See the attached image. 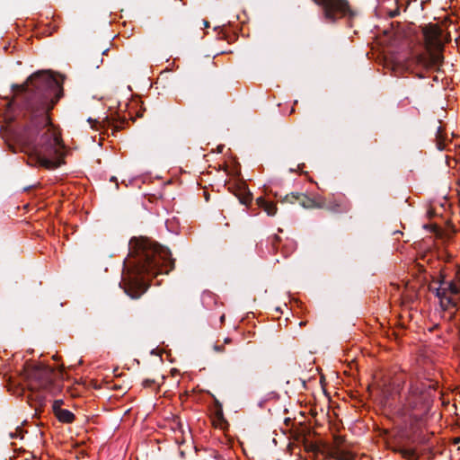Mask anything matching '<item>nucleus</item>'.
<instances>
[{
	"instance_id": "obj_1",
	"label": "nucleus",
	"mask_w": 460,
	"mask_h": 460,
	"mask_svg": "<svg viewBox=\"0 0 460 460\" xmlns=\"http://www.w3.org/2000/svg\"><path fill=\"white\" fill-rule=\"evenodd\" d=\"M61 91V83L49 71H39L31 75L23 84L13 86L16 95L26 93L31 109L36 113L22 133L18 137L22 151L28 156L31 166L56 169L64 161L66 147L59 129L50 121L49 111L59 96L53 94Z\"/></svg>"
},
{
	"instance_id": "obj_2",
	"label": "nucleus",
	"mask_w": 460,
	"mask_h": 460,
	"mask_svg": "<svg viewBox=\"0 0 460 460\" xmlns=\"http://www.w3.org/2000/svg\"><path fill=\"white\" fill-rule=\"evenodd\" d=\"M128 264L131 270L122 279L125 292L132 298H137L146 290L144 276H156L169 273L174 267V261L166 248L151 240L140 238L131 240Z\"/></svg>"
},
{
	"instance_id": "obj_3",
	"label": "nucleus",
	"mask_w": 460,
	"mask_h": 460,
	"mask_svg": "<svg viewBox=\"0 0 460 460\" xmlns=\"http://www.w3.org/2000/svg\"><path fill=\"white\" fill-rule=\"evenodd\" d=\"M424 50L412 53L404 61L406 70L423 77V73L438 69L443 63V51L447 42L450 40L449 33L438 24H429L422 28Z\"/></svg>"
},
{
	"instance_id": "obj_4",
	"label": "nucleus",
	"mask_w": 460,
	"mask_h": 460,
	"mask_svg": "<svg viewBox=\"0 0 460 460\" xmlns=\"http://www.w3.org/2000/svg\"><path fill=\"white\" fill-rule=\"evenodd\" d=\"M57 376L53 368L32 363H27L22 371L28 388L32 392L44 393V399L61 393L62 385L56 381Z\"/></svg>"
},
{
	"instance_id": "obj_5",
	"label": "nucleus",
	"mask_w": 460,
	"mask_h": 460,
	"mask_svg": "<svg viewBox=\"0 0 460 460\" xmlns=\"http://www.w3.org/2000/svg\"><path fill=\"white\" fill-rule=\"evenodd\" d=\"M438 286L432 288L436 290V296L443 310H448L460 305V270L451 280H440Z\"/></svg>"
},
{
	"instance_id": "obj_6",
	"label": "nucleus",
	"mask_w": 460,
	"mask_h": 460,
	"mask_svg": "<svg viewBox=\"0 0 460 460\" xmlns=\"http://www.w3.org/2000/svg\"><path fill=\"white\" fill-rule=\"evenodd\" d=\"M305 448L308 451L314 452L315 456L319 454L326 456L334 460H351L353 456H348L345 451V438L341 435L333 436V444L332 447L322 442H306Z\"/></svg>"
},
{
	"instance_id": "obj_7",
	"label": "nucleus",
	"mask_w": 460,
	"mask_h": 460,
	"mask_svg": "<svg viewBox=\"0 0 460 460\" xmlns=\"http://www.w3.org/2000/svg\"><path fill=\"white\" fill-rule=\"evenodd\" d=\"M321 7L323 19L330 23H335L345 17H351L354 13L348 0H313Z\"/></svg>"
},
{
	"instance_id": "obj_8",
	"label": "nucleus",
	"mask_w": 460,
	"mask_h": 460,
	"mask_svg": "<svg viewBox=\"0 0 460 460\" xmlns=\"http://www.w3.org/2000/svg\"><path fill=\"white\" fill-rule=\"evenodd\" d=\"M350 203L342 193L331 194L320 197V208H324L333 213H347L350 209Z\"/></svg>"
},
{
	"instance_id": "obj_9",
	"label": "nucleus",
	"mask_w": 460,
	"mask_h": 460,
	"mask_svg": "<svg viewBox=\"0 0 460 460\" xmlns=\"http://www.w3.org/2000/svg\"><path fill=\"white\" fill-rule=\"evenodd\" d=\"M285 199L290 203L297 202L305 208H320V197L310 198L304 193H291L287 195Z\"/></svg>"
},
{
	"instance_id": "obj_10",
	"label": "nucleus",
	"mask_w": 460,
	"mask_h": 460,
	"mask_svg": "<svg viewBox=\"0 0 460 460\" xmlns=\"http://www.w3.org/2000/svg\"><path fill=\"white\" fill-rule=\"evenodd\" d=\"M229 189L232 190L233 193L238 198L242 204L245 206L251 204L252 196L244 181H238L234 183H232L229 186Z\"/></svg>"
},
{
	"instance_id": "obj_11",
	"label": "nucleus",
	"mask_w": 460,
	"mask_h": 460,
	"mask_svg": "<svg viewBox=\"0 0 460 460\" xmlns=\"http://www.w3.org/2000/svg\"><path fill=\"white\" fill-rule=\"evenodd\" d=\"M256 204L270 217H273L277 213V205L273 201L267 200L266 199L260 197L256 199Z\"/></svg>"
},
{
	"instance_id": "obj_12",
	"label": "nucleus",
	"mask_w": 460,
	"mask_h": 460,
	"mask_svg": "<svg viewBox=\"0 0 460 460\" xmlns=\"http://www.w3.org/2000/svg\"><path fill=\"white\" fill-rule=\"evenodd\" d=\"M55 416L58 420V421L66 424L72 423L75 419V414L72 411L66 409L58 411V413H57Z\"/></svg>"
},
{
	"instance_id": "obj_13",
	"label": "nucleus",
	"mask_w": 460,
	"mask_h": 460,
	"mask_svg": "<svg viewBox=\"0 0 460 460\" xmlns=\"http://www.w3.org/2000/svg\"><path fill=\"white\" fill-rule=\"evenodd\" d=\"M88 122L91 125V128L95 130L104 129L111 125V119L108 117L103 119L102 121L89 118Z\"/></svg>"
},
{
	"instance_id": "obj_14",
	"label": "nucleus",
	"mask_w": 460,
	"mask_h": 460,
	"mask_svg": "<svg viewBox=\"0 0 460 460\" xmlns=\"http://www.w3.org/2000/svg\"><path fill=\"white\" fill-rule=\"evenodd\" d=\"M62 404H63V401L62 400H55L53 402L52 411H53L54 415L58 413V411L62 410V408H61Z\"/></svg>"
},
{
	"instance_id": "obj_15",
	"label": "nucleus",
	"mask_w": 460,
	"mask_h": 460,
	"mask_svg": "<svg viewBox=\"0 0 460 460\" xmlns=\"http://www.w3.org/2000/svg\"><path fill=\"white\" fill-rule=\"evenodd\" d=\"M402 458H410L414 456V451L411 449H403L401 451Z\"/></svg>"
},
{
	"instance_id": "obj_16",
	"label": "nucleus",
	"mask_w": 460,
	"mask_h": 460,
	"mask_svg": "<svg viewBox=\"0 0 460 460\" xmlns=\"http://www.w3.org/2000/svg\"><path fill=\"white\" fill-rule=\"evenodd\" d=\"M154 383H155V381H154V380H151V379H146V380H144V381H143V385H144L145 387H151V386H152V385H153Z\"/></svg>"
},
{
	"instance_id": "obj_17",
	"label": "nucleus",
	"mask_w": 460,
	"mask_h": 460,
	"mask_svg": "<svg viewBox=\"0 0 460 460\" xmlns=\"http://www.w3.org/2000/svg\"><path fill=\"white\" fill-rule=\"evenodd\" d=\"M411 392L414 394H421L422 389L414 388L413 386L411 387Z\"/></svg>"
},
{
	"instance_id": "obj_18",
	"label": "nucleus",
	"mask_w": 460,
	"mask_h": 460,
	"mask_svg": "<svg viewBox=\"0 0 460 460\" xmlns=\"http://www.w3.org/2000/svg\"><path fill=\"white\" fill-rule=\"evenodd\" d=\"M174 422L177 424L179 431L182 433L183 432L182 426H181L180 420H175Z\"/></svg>"
},
{
	"instance_id": "obj_19",
	"label": "nucleus",
	"mask_w": 460,
	"mask_h": 460,
	"mask_svg": "<svg viewBox=\"0 0 460 460\" xmlns=\"http://www.w3.org/2000/svg\"><path fill=\"white\" fill-rule=\"evenodd\" d=\"M201 22L204 28L209 27V22L208 21L203 20Z\"/></svg>"
},
{
	"instance_id": "obj_20",
	"label": "nucleus",
	"mask_w": 460,
	"mask_h": 460,
	"mask_svg": "<svg viewBox=\"0 0 460 460\" xmlns=\"http://www.w3.org/2000/svg\"><path fill=\"white\" fill-rule=\"evenodd\" d=\"M215 349L217 351H223V349L220 346H217V345L215 346Z\"/></svg>"
},
{
	"instance_id": "obj_21",
	"label": "nucleus",
	"mask_w": 460,
	"mask_h": 460,
	"mask_svg": "<svg viewBox=\"0 0 460 460\" xmlns=\"http://www.w3.org/2000/svg\"><path fill=\"white\" fill-rule=\"evenodd\" d=\"M217 419H218V421H222V413H218V416H217Z\"/></svg>"
},
{
	"instance_id": "obj_22",
	"label": "nucleus",
	"mask_w": 460,
	"mask_h": 460,
	"mask_svg": "<svg viewBox=\"0 0 460 460\" xmlns=\"http://www.w3.org/2000/svg\"><path fill=\"white\" fill-rule=\"evenodd\" d=\"M230 341H231V340H230L229 338H226V339L225 340V342H226V343H229Z\"/></svg>"
},
{
	"instance_id": "obj_23",
	"label": "nucleus",
	"mask_w": 460,
	"mask_h": 460,
	"mask_svg": "<svg viewBox=\"0 0 460 460\" xmlns=\"http://www.w3.org/2000/svg\"><path fill=\"white\" fill-rule=\"evenodd\" d=\"M214 424H215L216 426H219L220 428H222L221 423H216V422L214 421Z\"/></svg>"
},
{
	"instance_id": "obj_24",
	"label": "nucleus",
	"mask_w": 460,
	"mask_h": 460,
	"mask_svg": "<svg viewBox=\"0 0 460 460\" xmlns=\"http://www.w3.org/2000/svg\"><path fill=\"white\" fill-rule=\"evenodd\" d=\"M459 442H460V438H457L456 439V443H459Z\"/></svg>"
},
{
	"instance_id": "obj_25",
	"label": "nucleus",
	"mask_w": 460,
	"mask_h": 460,
	"mask_svg": "<svg viewBox=\"0 0 460 460\" xmlns=\"http://www.w3.org/2000/svg\"><path fill=\"white\" fill-rule=\"evenodd\" d=\"M224 319H225V316H224V315H222V316H221V322H223V321H224Z\"/></svg>"
}]
</instances>
